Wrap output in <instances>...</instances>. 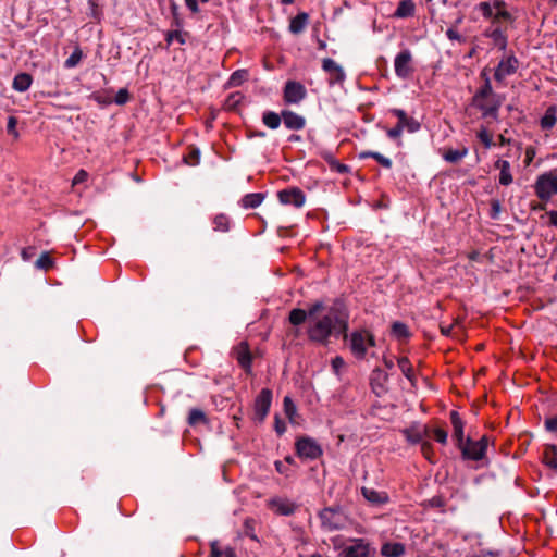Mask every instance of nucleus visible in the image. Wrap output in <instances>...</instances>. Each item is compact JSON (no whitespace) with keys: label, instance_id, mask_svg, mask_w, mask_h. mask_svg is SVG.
Returning <instances> with one entry per match:
<instances>
[{"label":"nucleus","instance_id":"16","mask_svg":"<svg viewBox=\"0 0 557 557\" xmlns=\"http://www.w3.org/2000/svg\"><path fill=\"white\" fill-rule=\"evenodd\" d=\"M518 65H519V61L513 54H510V55L502 59L499 61L497 67L495 69L494 78L497 82L504 81V78L506 76H509V75H512L513 73H516Z\"/></svg>","mask_w":557,"mask_h":557},{"label":"nucleus","instance_id":"63","mask_svg":"<svg viewBox=\"0 0 557 557\" xmlns=\"http://www.w3.org/2000/svg\"><path fill=\"white\" fill-rule=\"evenodd\" d=\"M185 4L193 13H198L200 11L197 0H185Z\"/></svg>","mask_w":557,"mask_h":557},{"label":"nucleus","instance_id":"34","mask_svg":"<svg viewBox=\"0 0 557 557\" xmlns=\"http://www.w3.org/2000/svg\"><path fill=\"white\" fill-rule=\"evenodd\" d=\"M486 36L494 41L495 46H497L499 50H506L508 41L507 36L504 34L502 28L496 27L491 33L486 34Z\"/></svg>","mask_w":557,"mask_h":557},{"label":"nucleus","instance_id":"39","mask_svg":"<svg viewBox=\"0 0 557 557\" xmlns=\"http://www.w3.org/2000/svg\"><path fill=\"white\" fill-rule=\"evenodd\" d=\"M467 153H468L467 148H462L460 150L448 149L444 152L443 158L445 161H447L449 163H457L462 158H465L467 156Z\"/></svg>","mask_w":557,"mask_h":557},{"label":"nucleus","instance_id":"21","mask_svg":"<svg viewBox=\"0 0 557 557\" xmlns=\"http://www.w3.org/2000/svg\"><path fill=\"white\" fill-rule=\"evenodd\" d=\"M362 496L372 505L380 506L388 502V495L385 492H379L370 487H361Z\"/></svg>","mask_w":557,"mask_h":557},{"label":"nucleus","instance_id":"23","mask_svg":"<svg viewBox=\"0 0 557 557\" xmlns=\"http://www.w3.org/2000/svg\"><path fill=\"white\" fill-rule=\"evenodd\" d=\"M405 553V545L399 542H387L381 547V555L384 557H403Z\"/></svg>","mask_w":557,"mask_h":557},{"label":"nucleus","instance_id":"64","mask_svg":"<svg viewBox=\"0 0 557 557\" xmlns=\"http://www.w3.org/2000/svg\"><path fill=\"white\" fill-rule=\"evenodd\" d=\"M222 552L220 550L218 546V542L211 543V557H222Z\"/></svg>","mask_w":557,"mask_h":557},{"label":"nucleus","instance_id":"40","mask_svg":"<svg viewBox=\"0 0 557 557\" xmlns=\"http://www.w3.org/2000/svg\"><path fill=\"white\" fill-rule=\"evenodd\" d=\"M187 422L189 425L195 426L199 423H207L208 420L206 413L201 409L193 408L189 411Z\"/></svg>","mask_w":557,"mask_h":557},{"label":"nucleus","instance_id":"48","mask_svg":"<svg viewBox=\"0 0 557 557\" xmlns=\"http://www.w3.org/2000/svg\"><path fill=\"white\" fill-rule=\"evenodd\" d=\"M476 10L480 11L484 18L494 17L493 15V7L490 2H480L476 5Z\"/></svg>","mask_w":557,"mask_h":557},{"label":"nucleus","instance_id":"17","mask_svg":"<svg viewBox=\"0 0 557 557\" xmlns=\"http://www.w3.org/2000/svg\"><path fill=\"white\" fill-rule=\"evenodd\" d=\"M322 70L329 74V84H341L345 81L346 74L343 67L337 64L333 59L325 58L322 60Z\"/></svg>","mask_w":557,"mask_h":557},{"label":"nucleus","instance_id":"11","mask_svg":"<svg viewBox=\"0 0 557 557\" xmlns=\"http://www.w3.org/2000/svg\"><path fill=\"white\" fill-rule=\"evenodd\" d=\"M278 200L282 205L294 206L300 208L305 205L306 195L298 187L286 188L277 193Z\"/></svg>","mask_w":557,"mask_h":557},{"label":"nucleus","instance_id":"24","mask_svg":"<svg viewBox=\"0 0 557 557\" xmlns=\"http://www.w3.org/2000/svg\"><path fill=\"white\" fill-rule=\"evenodd\" d=\"M309 22V15L306 12L298 13L295 17L290 20L289 23V32L292 34H300L306 28L307 24Z\"/></svg>","mask_w":557,"mask_h":557},{"label":"nucleus","instance_id":"26","mask_svg":"<svg viewBox=\"0 0 557 557\" xmlns=\"http://www.w3.org/2000/svg\"><path fill=\"white\" fill-rule=\"evenodd\" d=\"M557 122V108L555 106H550L546 109L544 115L541 117L540 125L544 131L552 129Z\"/></svg>","mask_w":557,"mask_h":557},{"label":"nucleus","instance_id":"15","mask_svg":"<svg viewBox=\"0 0 557 557\" xmlns=\"http://www.w3.org/2000/svg\"><path fill=\"white\" fill-rule=\"evenodd\" d=\"M268 505L274 513L280 516H292L298 508L295 502L284 497H273Z\"/></svg>","mask_w":557,"mask_h":557},{"label":"nucleus","instance_id":"22","mask_svg":"<svg viewBox=\"0 0 557 557\" xmlns=\"http://www.w3.org/2000/svg\"><path fill=\"white\" fill-rule=\"evenodd\" d=\"M495 168L499 170V184L503 186H508L512 183L513 177L510 171V163L507 160H497L495 162Z\"/></svg>","mask_w":557,"mask_h":557},{"label":"nucleus","instance_id":"6","mask_svg":"<svg viewBox=\"0 0 557 557\" xmlns=\"http://www.w3.org/2000/svg\"><path fill=\"white\" fill-rule=\"evenodd\" d=\"M295 448L297 456L302 459L315 460L323 454L320 444L309 436H301L297 438Z\"/></svg>","mask_w":557,"mask_h":557},{"label":"nucleus","instance_id":"14","mask_svg":"<svg viewBox=\"0 0 557 557\" xmlns=\"http://www.w3.org/2000/svg\"><path fill=\"white\" fill-rule=\"evenodd\" d=\"M235 359L238 364L245 370L247 374L252 373V355L247 342H240L233 350Z\"/></svg>","mask_w":557,"mask_h":557},{"label":"nucleus","instance_id":"19","mask_svg":"<svg viewBox=\"0 0 557 557\" xmlns=\"http://www.w3.org/2000/svg\"><path fill=\"white\" fill-rule=\"evenodd\" d=\"M281 115L285 127L288 129L300 131L306 126V119L294 111L283 110Z\"/></svg>","mask_w":557,"mask_h":557},{"label":"nucleus","instance_id":"51","mask_svg":"<svg viewBox=\"0 0 557 557\" xmlns=\"http://www.w3.org/2000/svg\"><path fill=\"white\" fill-rule=\"evenodd\" d=\"M446 36L449 40H453V41H458L460 44H463L466 42V38L463 36H461L456 28L454 27H449L447 30H446Z\"/></svg>","mask_w":557,"mask_h":557},{"label":"nucleus","instance_id":"35","mask_svg":"<svg viewBox=\"0 0 557 557\" xmlns=\"http://www.w3.org/2000/svg\"><path fill=\"white\" fill-rule=\"evenodd\" d=\"M391 334L397 339H407L410 336L408 326L399 321L392 324Z\"/></svg>","mask_w":557,"mask_h":557},{"label":"nucleus","instance_id":"29","mask_svg":"<svg viewBox=\"0 0 557 557\" xmlns=\"http://www.w3.org/2000/svg\"><path fill=\"white\" fill-rule=\"evenodd\" d=\"M263 200H264V194L250 193V194L245 195L242 198L240 205L245 209H255V208L259 207Z\"/></svg>","mask_w":557,"mask_h":557},{"label":"nucleus","instance_id":"47","mask_svg":"<svg viewBox=\"0 0 557 557\" xmlns=\"http://www.w3.org/2000/svg\"><path fill=\"white\" fill-rule=\"evenodd\" d=\"M200 160V150L198 148H193L189 153L184 157V161L188 165H197Z\"/></svg>","mask_w":557,"mask_h":557},{"label":"nucleus","instance_id":"38","mask_svg":"<svg viewBox=\"0 0 557 557\" xmlns=\"http://www.w3.org/2000/svg\"><path fill=\"white\" fill-rule=\"evenodd\" d=\"M426 432H428L426 428H424L423 431L411 428V429H406L404 431V434L409 443L421 444L423 442L424 433H426Z\"/></svg>","mask_w":557,"mask_h":557},{"label":"nucleus","instance_id":"3","mask_svg":"<svg viewBox=\"0 0 557 557\" xmlns=\"http://www.w3.org/2000/svg\"><path fill=\"white\" fill-rule=\"evenodd\" d=\"M349 345L352 355L358 359H363L367 355L368 347L375 345V339L374 336L366 330L354 331L350 334Z\"/></svg>","mask_w":557,"mask_h":557},{"label":"nucleus","instance_id":"4","mask_svg":"<svg viewBox=\"0 0 557 557\" xmlns=\"http://www.w3.org/2000/svg\"><path fill=\"white\" fill-rule=\"evenodd\" d=\"M321 527L326 531L341 530L346 524V516L341 508L326 507L319 512Z\"/></svg>","mask_w":557,"mask_h":557},{"label":"nucleus","instance_id":"7","mask_svg":"<svg viewBox=\"0 0 557 557\" xmlns=\"http://www.w3.org/2000/svg\"><path fill=\"white\" fill-rule=\"evenodd\" d=\"M324 309H325L324 302L321 300H317L308 307V310H304L300 308H295V309L290 310L289 315H288V321L290 322V324L298 326V325L302 324L307 319H308V321H310V319L313 315L321 313L322 310H324Z\"/></svg>","mask_w":557,"mask_h":557},{"label":"nucleus","instance_id":"61","mask_svg":"<svg viewBox=\"0 0 557 557\" xmlns=\"http://www.w3.org/2000/svg\"><path fill=\"white\" fill-rule=\"evenodd\" d=\"M275 431L278 435H283L286 431V424L278 416H275Z\"/></svg>","mask_w":557,"mask_h":557},{"label":"nucleus","instance_id":"27","mask_svg":"<svg viewBox=\"0 0 557 557\" xmlns=\"http://www.w3.org/2000/svg\"><path fill=\"white\" fill-rule=\"evenodd\" d=\"M32 82H33V77L30 74L25 73V72L18 73L17 75H15V77L13 79L12 87L16 91L24 92L30 87Z\"/></svg>","mask_w":557,"mask_h":557},{"label":"nucleus","instance_id":"49","mask_svg":"<svg viewBox=\"0 0 557 557\" xmlns=\"http://www.w3.org/2000/svg\"><path fill=\"white\" fill-rule=\"evenodd\" d=\"M128 100H129V92L126 88H121L114 97V102L119 106L125 104L126 102H128Z\"/></svg>","mask_w":557,"mask_h":557},{"label":"nucleus","instance_id":"55","mask_svg":"<svg viewBox=\"0 0 557 557\" xmlns=\"http://www.w3.org/2000/svg\"><path fill=\"white\" fill-rule=\"evenodd\" d=\"M546 431L557 433V414L545 419L544 422Z\"/></svg>","mask_w":557,"mask_h":557},{"label":"nucleus","instance_id":"32","mask_svg":"<svg viewBox=\"0 0 557 557\" xmlns=\"http://www.w3.org/2000/svg\"><path fill=\"white\" fill-rule=\"evenodd\" d=\"M282 120V115L274 111H265L262 114V123L270 129L278 128Z\"/></svg>","mask_w":557,"mask_h":557},{"label":"nucleus","instance_id":"1","mask_svg":"<svg viewBox=\"0 0 557 557\" xmlns=\"http://www.w3.org/2000/svg\"><path fill=\"white\" fill-rule=\"evenodd\" d=\"M322 312V315L318 313L308 321L307 336L313 344L327 346L331 337L337 338L346 333L348 324L342 311V304L338 300L333 306H325Z\"/></svg>","mask_w":557,"mask_h":557},{"label":"nucleus","instance_id":"36","mask_svg":"<svg viewBox=\"0 0 557 557\" xmlns=\"http://www.w3.org/2000/svg\"><path fill=\"white\" fill-rule=\"evenodd\" d=\"M492 94H493V88L491 85V81L488 77H486L484 81V84L474 94L472 101H473V103H479V101L485 100Z\"/></svg>","mask_w":557,"mask_h":557},{"label":"nucleus","instance_id":"9","mask_svg":"<svg viewBox=\"0 0 557 557\" xmlns=\"http://www.w3.org/2000/svg\"><path fill=\"white\" fill-rule=\"evenodd\" d=\"M272 404V391L269 388H262L261 392L255 399L253 412L255 419L258 422H263L267 418Z\"/></svg>","mask_w":557,"mask_h":557},{"label":"nucleus","instance_id":"46","mask_svg":"<svg viewBox=\"0 0 557 557\" xmlns=\"http://www.w3.org/2000/svg\"><path fill=\"white\" fill-rule=\"evenodd\" d=\"M478 138L484 145L486 149H490L493 146L492 135L488 133L486 127L482 126L478 132Z\"/></svg>","mask_w":557,"mask_h":557},{"label":"nucleus","instance_id":"41","mask_svg":"<svg viewBox=\"0 0 557 557\" xmlns=\"http://www.w3.org/2000/svg\"><path fill=\"white\" fill-rule=\"evenodd\" d=\"M283 408L286 417L288 418L289 422H295V417L297 414V407L293 399L289 396H285L283 399Z\"/></svg>","mask_w":557,"mask_h":557},{"label":"nucleus","instance_id":"53","mask_svg":"<svg viewBox=\"0 0 557 557\" xmlns=\"http://www.w3.org/2000/svg\"><path fill=\"white\" fill-rule=\"evenodd\" d=\"M500 212H502V205H500L499 200L493 199L491 201L490 216L494 220H497L499 218Z\"/></svg>","mask_w":557,"mask_h":557},{"label":"nucleus","instance_id":"18","mask_svg":"<svg viewBox=\"0 0 557 557\" xmlns=\"http://www.w3.org/2000/svg\"><path fill=\"white\" fill-rule=\"evenodd\" d=\"M388 380V375L383 370L376 368L372 371L370 376V385L372 388V392L377 396L382 397L384 396L388 388L386 386Z\"/></svg>","mask_w":557,"mask_h":557},{"label":"nucleus","instance_id":"62","mask_svg":"<svg viewBox=\"0 0 557 557\" xmlns=\"http://www.w3.org/2000/svg\"><path fill=\"white\" fill-rule=\"evenodd\" d=\"M87 177H88L87 172L84 170H79L73 178V184L76 185V184L83 183L87 180Z\"/></svg>","mask_w":557,"mask_h":557},{"label":"nucleus","instance_id":"58","mask_svg":"<svg viewBox=\"0 0 557 557\" xmlns=\"http://www.w3.org/2000/svg\"><path fill=\"white\" fill-rule=\"evenodd\" d=\"M274 466H275V469L278 473L285 475L286 478L289 476V471H288V467L285 465L284 461H281V460H276L274 462Z\"/></svg>","mask_w":557,"mask_h":557},{"label":"nucleus","instance_id":"37","mask_svg":"<svg viewBox=\"0 0 557 557\" xmlns=\"http://www.w3.org/2000/svg\"><path fill=\"white\" fill-rule=\"evenodd\" d=\"M213 230L215 232H228L230 231V218L224 214V213H220V214H216L214 218H213Z\"/></svg>","mask_w":557,"mask_h":557},{"label":"nucleus","instance_id":"44","mask_svg":"<svg viewBox=\"0 0 557 557\" xmlns=\"http://www.w3.org/2000/svg\"><path fill=\"white\" fill-rule=\"evenodd\" d=\"M186 33L181 30H172L166 34L165 40L168 45H171L174 40L181 45H184L186 42Z\"/></svg>","mask_w":557,"mask_h":557},{"label":"nucleus","instance_id":"12","mask_svg":"<svg viewBox=\"0 0 557 557\" xmlns=\"http://www.w3.org/2000/svg\"><path fill=\"white\" fill-rule=\"evenodd\" d=\"M388 113L397 117L396 125L400 126V128L408 133H417L421 128L420 122L414 117L409 116L403 109L392 108L388 110Z\"/></svg>","mask_w":557,"mask_h":557},{"label":"nucleus","instance_id":"33","mask_svg":"<svg viewBox=\"0 0 557 557\" xmlns=\"http://www.w3.org/2000/svg\"><path fill=\"white\" fill-rule=\"evenodd\" d=\"M249 77V72L245 69L236 70L233 72L226 83V86L230 88L238 87L244 82H246Z\"/></svg>","mask_w":557,"mask_h":557},{"label":"nucleus","instance_id":"31","mask_svg":"<svg viewBox=\"0 0 557 557\" xmlns=\"http://www.w3.org/2000/svg\"><path fill=\"white\" fill-rule=\"evenodd\" d=\"M543 462L557 472V447L555 445H547L543 453Z\"/></svg>","mask_w":557,"mask_h":557},{"label":"nucleus","instance_id":"45","mask_svg":"<svg viewBox=\"0 0 557 557\" xmlns=\"http://www.w3.org/2000/svg\"><path fill=\"white\" fill-rule=\"evenodd\" d=\"M53 265V260L48 252H42L36 261V267L41 270H49Z\"/></svg>","mask_w":557,"mask_h":557},{"label":"nucleus","instance_id":"60","mask_svg":"<svg viewBox=\"0 0 557 557\" xmlns=\"http://www.w3.org/2000/svg\"><path fill=\"white\" fill-rule=\"evenodd\" d=\"M345 366V361L342 357L336 356L332 359V368L336 374H338L339 370Z\"/></svg>","mask_w":557,"mask_h":557},{"label":"nucleus","instance_id":"54","mask_svg":"<svg viewBox=\"0 0 557 557\" xmlns=\"http://www.w3.org/2000/svg\"><path fill=\"white\" fill-rule=\"evenodd\" d=\"M421 453L423 454V456L430 460L431 462H433L432 460V456H433V446L430 442L428 441H423L421 444Z\"/></svg>","mask_w":557,"mask_h":557},{"label":"nucleus","instance_id":"10","mask_svg":"<svg viewBox=\"0 0 557 557\" xmlns=\"http://www.w3.org/2000/svg\"><path fill=\"white\" fill-rule=\"evenodd\" d=\"M411 62H412V54H411L410 50H408V49L400 51L396 55L395 61H394V69H395L396 75L399 78L406 79L412 74L413 69L411 66Z\"/></svg>","mask_w":557,"mask_h":557},{"label":"nucleus","instance_id":"13","mask_svg":"<svg viewBox=\"0 0 557 557\" xmlns=\"http://www.w3.org/2000/svg\"><path fill=\"white\" fill-rule=\"evenodd\" d=\"M373 554L369 543L363 539L352 540L351 544L343 549L344 557H373Z\"/></svg>","mask_w":557,"mask_h":557},{"label":"nucleus","instance_id":"5","mask_svg":"<svg viewBox=\"0 0 557 557\" xmlns=\"http://www.w3.org/2000/svg\"><path fill=\"white\" fill-rule=\"evenodd\" d=\"M534 189L541 200H549L557 194V174L553 172L541 174L536 178Z\"/></svg>","mask_w":557,"mask_h":557},{"label":"nucleus","instance_id":"57","mask_svg":"<svg viewBox=\"0 0 557 557\" xmlns=\"http://www.w3.org/2000/svg\"><path fill=\"white\" fill-rule=\"evenodd\" d=\"M331 171L339 173V174H346L349 172V166L338 162L337 160L334 161V165H329Z\"/></svg>","mask_w":557,"mask_h":557},{"label":"nucleus","instance_id":"20","mask_svg":"<svg viewBox=\"0 0 557 557\" xmlns=\"http://www.w3.org/2000/svg\"><path fill=\"white\" fill-rule=\"evenodd\" d=\"M449 417L453 425V438L455 444L457 447L461 446V444L467 440L463 434L465 422L456 410L450 411Z\"/></svg>","mask_w":557,"mask_h":557},{"label":"nucleus","instance_id":"8","mask_svg":"<svg viewBox=\"0 0 557 557\" xmlns=\"http://www.w3.org/2000/svg\"><path fill=\"white\" fill-rule=\"evenodd\" d=\"M307 96L306 87L296 81H287L283 90V100L286 104H298Z\"/></svg>","mask_w":557,"mask_h":557},{"label":"nucleus","instance_id":"30","mask_svg":"<svg viewBox=\"0 0 557 557\" xmlns=\"http://www.w3.org/2000/svg\"><path fill=\"white\" fill-rule=\"evenodd\" d=\"M481 112L483 117H493L497 119L498 115V109L500 103L495 102L493 104H490L485 102V100L479 101V103H473Z\"/></svg>","mask_w":557,"mask_h":557},{"label":"nucleus","instance_id":"56","mask_svg":"<svg viewBox=\"0 0 557 557\" xmlns=\"http://www.w3.org/2000/svg\"><path fill=\"white\" fill-rule=\"evenodd\" d=\"M373 159L385 169L392 168L391 159L386 158L385 156L381 154L380 152H375Z\"/></svg>","mask_w":557,"mask_h":557},{"label":"nucleus","instance_id":"2","mask_svg":"<svg viewBox=\"0 0 557 557\" xmlns=\"http://www.w3.org/2000/svg\"><path fill=\"white\" fill-rule=\"evenodd\" d=\"M488 446V438L482 436L479 441H473L470 437L458 446L463 460L481 461L485 458Z\"/></svg>","mask_w":557,"mask_h":557},{"label":"nucleus","instance_id":"50","mask_svg":"<svg viewBox=\"0 0 557 557\" xmlns=\"http://www.w3.org/2000/svg\"><path fill=\"white\" fill-rule=\"evenodd\" d=\"M433 434H434V438L436 442H438L440 444H443V445L447 444V438H448L447 431H445L444 429H441V428H436V429H434Z\"/></svg>","mask_w":557,"mask_h":557},{"label":"nucleus","instance_id":"28","mask_svg":"<svg viewBox=\"0 0 557 557\" xmlns=\"http://www.w3.org/2000/svg\"><path fill=\"white\" fill-rule=\"evenodd\" d=\"M397 363L403 374L410 382L411 386L416 387L417 379L414 376L413 368L411 366L410 360L407 357H401L398 359Z\"/></svg>","mask_w":557,"mask_h":557},{"label":"nucleus","instance_id":"52","mask_svg":"<svg viewBox=\"0 0 557 557\" xmlns=\"http://www.w3.org/2000/svg\"><path fill=\"white\" fill-rule=\"evenodd\" d=\"M17 119L13 115L9 116L7 124V132L10 135H13L15 138L18 137V133L16 131Z\"/></svg>","mask_w":557,"mask_h":557},{"label":"nucleus","instance_id":"25","mask_svg":"<svg viewBox=\"0 0 557 557\" xmlns=\"http://www.w3.org/2000/svg\"><path fill=\"white\" fill-rule=\"evenodd\" d=\"M416 12V4L412 0H401L396 11L394 12V16L397 18H406L413 16Z\"/></svg>","mask_w":557,"mask_h":557},{"label":"nucleus","instance_id":"59","mask_svg":"<svg viewBox=\"0 0 557 557\" xmlns=\"http://www.w3.org/2000/svg\"><path fill=\"white\" fill-rule=\"evenodd\" d=\"M498 20L512 21L513 17L510 12L506 10H498L497 13L494 15V22Z\"/></svg>","mask_w":557,"mask_h":557},{"label":"nucleus","instance_id":"43","mask_svg":"<svg viewBox=\"0 0 557 557\" xmlns=\"http://www.w3.org/2000/svg\"><path fill=\"white\" fill-rule=\"evenodd\" d=\"M385 133H386V136L391 140L395 141L398 147L403 146L401 136H403L404 129L400 128V126L395 125L392 128H385Z\"/></svg>","mask_w":557,"mask_h":557},{"label":"nucleus","instance_id":"42","mask_svg":"<svg viewBox=\"0 0 557 557\" xmlns=\"http://www.w3.org/2000/svg\"><path fill=\"white\" fill-rule=\"evenodd\" d=\"M83 59V51L79 47H76L71 55L65 60L64 67L66 69H73L78 65V63Z\"/></svg>","mask_w":557,"mask_h":557}]
</instances>
